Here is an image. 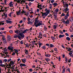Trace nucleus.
<instances>
[{
  "instance_id": "1",
  "label": "nucleus",
  "mask_w": 73,
  "mask_h": 73,
  "mask_svg": "<svg viewBox=\"0 0 73 73\" xmlns=\"http://www.w3.org/2000/svg\"><path fill=\"white\" fill-rule=\"evenodd\" d=\"M17 37L20 40L22 38H24L25 37V35L23 34V33L20 32L19 35L18 36L17 34H15L14 36V38H16Z\"/></svg>"
},
{
  "instance_id": "2",
  "label": "nucleus",
  "mask_w": 73,
  "mask_h": 73,
  "mask_svg": "<svg viewBox=\"0 0 73 73\" xmlns=\"http://www.w3.org/2000/svg\"><path fill=\"white\" fill-rule=\"evenodd\" d=\"M14 63L12 61V60H11L10 61V63L9 64V70L10 71V69H11V70H12V71H13V70L14 69V66H13Z\"/></svg>"
},
{
  "instance_id": "3",
  "label": "nucleus",
  "mask_w": 73,
  "mask_h": 73,
  "mask_svg": "<svg viewBox=\"0 0 73 73\" xmlns=\"http://www.w3.org/2000/svg\"><path fill=\"white\" fill-rule=\"evenodd\" d=\"M40 22H41V23H42V21H39V22L37 24H36L37 22H35L34 23L35 25V27H38V26H40L41 25H42V24L41 23H40Z\"/></svg>"
},
{
  "instance_id": "4",
  "label": "nucleus",
  "mask_w": 73,
  "mask_h": 73,
  "mask_svg": "<svg viewBox=\"0 0 73 73\" xmlns=\"http://www.w3.org/2000/svg\"><path fill=\"white\" fill-rule=\"evenodd\" d=\"M63 21H62V22H63V23L65 25H67L69 24V19H67L66 21L64 20H65V19H62Z\"/></svg>"
},
{
  "instance_id": "5",
  "label": "nucleus",
  "mask_w": 73,
  "mask_h": 73,
  "mask_svg": "<svg viewBox=\"0 0 73 73\" xmlns=\"http://www.w3.org/2000/svg\"><path fill=\"white\" fill-rule=\"evenodd\" d=\"M14 48L12 46H9V51L11 52H13V49Z\"/></svg>"
},
{
  "instance_id": "6",
  "label": "nucleus",
  "mask_w": 73,
  "mask_h": 73,
  "mask_svg": "<svg viewBox=\"0 0 73 73\" xmlns=\"http://www.w3.org/2000/svg\"><path fill=\"white\" fill-rule=\"evenodd\" d=\"M26 66V65H25V64H20V66L21 68H22V66Z\"/></svg>"
},
{
  "instance_id": "7",
  "label": "nucleus",
  "mask_w": 73,
  "mask_h": 73,
  "mask_svg": "<svg viewBox=\"0 0 73 73\" xmlns=\"http://www.w3.org/2000/svg\"><path fill=\"white\" fill-rule=\"evenodd\" d=\"M64 37V35H60L59 36V37L60 38H61L63 37Z\"/></svg>"
},
{
  "instance_id": "8",
  "label": "nucleus",
  "mask_w": 73,
  "mask_h": 73,
  "mask_svg": "<svg viewBox=\"0 0 73 73\" xmlns=\"http://www.w3.org/2000/svg\"><path fill=\"white\" fill-rule=\"evenodd\" d=\"M4 16H5V18H7V14H5V13H3V15H2V17H3Z\"/></svg>"
},
{
  "instance_id": "9",
  "label": "nucleus",
  "mask_w": 73,
  "mask_h": 73,
  "mask_svg": "<svg viewBox=\"0 0 73 73\" xmlns=\"http://www.w3.org/2000/svg\"><path fill=\"white\" fill-rule=\"evenodd\" d=\"M63 10H64L66 11H69V9L68 7H67V8H66L65 9H63Z\"/></svg>"
},
{
  "instance_id": "10",
  "label": "nucleus",
  "mask_w": 73,
  "mask_h": 73,
  "mask_svg": "<svg viewBox=\"0 0 73 73\" xmlns=\"http://www.w3.org/2000/svg\"><path fill=\"white\" fill-rule=\"evenodd\" d=\"M25 53L27 55H28V50H27L26 49H25Z\"/></svg>"
},
{
  "instance_id": "11",
  "label": "nucleus",
  "mask_w": 73,
  "mask_h": 73,
  "mask_svg": "<svg viewBox=\"0 0 73 73\" xmlns=\"http://www.w3.org/2000/svg\"><path fill=\"white\" fill-rule=\"evenodd\" d=\"M66 40L69 41L70 40V38L69 36H67L66 37Z\"/></svg>"
},
{
  "instance_id": "12",
  "label": "nucleus",
  "mask_w": 73,
  "mask_h": 73,
  "mask_svg": "<svg viewBox=\"0 0 73 73\" xmlns=\"http://www.w3.org/2000/svg\"><path fill=\"white\" fill-rule=\"evenodd\" d=\"M69 19L70 22H72L73 21V18L72 17H70Z\"/></svg>"
},
{
  "instance_id": "13",
  "label": "nucleus",
  "mask_w": 73,
  "mask_h": 73,
  "mask_svg": "<svg viewBox=\"0 0 73 73\" xmlns=\"http://www.w3.org/2000/svg\"><path fill=\"white\" fill-rule=\"evenodd\" d=\"M7 41L8 42H9V35H7Z\"/></svg>"
},
{
  "instance_id": "14",
  "label": "nucleus",
  "mask_w": 73,
  "mask_h": 73,
  "mask_svg": "<svg viewBox=\"0 0 73 73\" xmlns=\"http://www.w3.org/2000/svg\"><path fill=\"white\" fill-rule=\"evenodd\" d=\"M29 31L28 30V29H26L23 32V33H23V34H25V33H26V32H27V31Z\"/></svg>"
},
{
  "instance_id": "15",
  "label": "nucleus",
  "mask_w": 73,
  "mask_h": 73,
  "mask_svg": "<svg viewBox=\"0 0 73 73\" xmlns=\"http://www.w3.org/2000/svg\"><path fill=\"white\" fill-rule=\"evenodd\" d=\"M57 16L56 15H54V17L55 20H57Z\"/></svg>"
},
{
  "instance_id": "16",
  "label": "nucleus",
  "mask_w": 73,
  "mask_h": 73,
  "mask_svg": "<svg viewBox=\"0 0 73 73\" xmlns=\"http://www.w3.org/2000/svg\"><path fill=\"white\" fill-rule=\"evenodd\" d=\"M0 66L4 67V66H5V64H3L2 63H1L0 64Z\"/></svg>"
},
{
  "instance_id": "17",
  "label": "nucleus",
  "mask_w": 73,
  "mask_h": 73,
  "mask_svg": "<svg viewBox=\"0 0 73 73\" xmlns=\"http://www.w3.org/2000/svg\"><path fill=\"white\" fill-rule=\"evenodd\" d=\"M51 38L52 39V40H53L55 39L56 38L53 36H51Z\"/></svg>"
},
{
  "instance_id": "18",
  "label": "nucleus",
  "mask_w": 73,
  "mask_h": 73,
  "mask_svg": "<svg viewBox=\"0 0 73 73\" xmlns=\"http://www.w3.org/2000/svg\"><path fill=\"white\" fill-rule=\"evenodd\" d=\"M21 60L22 61V62H23L24 63H25V62L26 61V59H22Z\"/></svg>"
},
{
  "instance_id": "19",
  "label": "nucleus",
  "mask_w": 73,
  "mask_h": 73,
  "mask_svg": "<svg viewBox=\"0 0 73 73\" xmlns=\"http://www.w3.org/2000/svg\"><path fill=\"white\" fill-rule=\"evenodd\" d=\"M50 11L49 10H47L46 12V13L47 14V15H48V14L50 13Z\"/></svg>"
},
{
  "instance_id": "20",
  "label": "nucleus",
  "mask_w": 73,
  "mask_h": 73,
  "mask_svg": "<svg viewBox=\"0 0 73 73\" xmlns=\"http://www.w3.org/2000/svg\"><path fill=\"white\" fill-rule=\"evenodd\" d=\"M41 48L43 49H44V50H45V49L46 48V47L45 46H42L41 47Z\"/></svg>"
},
{
  "instance_id": "21",
  "label": "nucleus",
  "mask_w": 73,
  "mask_h": 73,
  "mask_svg": "<svg viewBox=\"0 0 73 73\" xmlns=\"http://www.w3.org/2000/svg\"><path fill=\"white\" fill-rule=\"evenodd\" d=\"M65 68H64L62 70V72L63 73H65Z\"/></svg>"
},
{
  "instance_id": "22",
  "label": "nucleus",
  "mask_w": 73,
  "mask_h": 73,
  "mask_svg": "<svg viewBox=\"0 0 73 73\" xmlns=\"http://www.w3.org/2000/svg\"><path fill=\"white\" fill-rule=\"evenodd\" d=\"M50 48L53 47L54 46L52 44H50Z\"/></svg>"
},
{
  "instance_id": "23",
  "label": "nucleus",
  "mask_w": 73,
  "mask_h": 73,
  "mask_svg": "<svg viewBox=\"0 0 73 73\" xmlns=\"http://www.w3.org/2000/svg\"><path fill=\"white\" fill-rule=\"evenodd\" d=\"M54 27L53 28L54 29H56V28H57V26L56 25H54Z\"/></svg>"
},
{
  "instance_id": "24",
  "label": "nucleus",
  "mask_w": 73,
  "mask_h": 73,
  "mask_svg": "<svg viewBox=\"0 0 73 73\" xmlns=\"http://www.w3.org/2000/svg\"><path fill=\"white\" fill-rule=\"evenodd\" d=\"M57 3H52L53 6H57Z\"/></svg>"
},
{
  "instance_id": "25",
  "label": "nucleus",
  "mask_w": 73,
  "mask_h": 73,
  "mask_svg": "<svg viewBox=\"0 0 73 73\" xmlns=\"http://www.w3.org/2000/svg\"><path fill=\"white\" fill-rule=\"evenodd\" d=\"M1 10L0 11V12H1L2 11L3 12H4V10L2 9H3V8H1Z\"/></svg>"
},
{
  "instance_id": "26",
  "label": "nucleus",
  "mask_w": 73,
  "mask_h": 73,
  "mask_svg": "<svg viewBox=\"0 0 73 73\" xmlns=\"http://www.w3.org/2000/svg\"><path fill=\"white\" fill-rule=\"evenodd\" d=\"M13 13H14L13 12H11V13H10V14H9V17H11V14H13Z\"/></svg>"
},
{
  "instance_id": "27",
  "label": "nucleus",
  "mask_w": 73,
  "mask_h": 73,
  "mask_svg": "<svg viewBox=\"0 0 73 73\" xmlns=\"http://www.w3.org/2000/svg\"><path fill=\"white\" fill-rule=\"evenodd\" d=\"M19 13H20V14H21V12H18V11H17V15H19Z\"/></svg>"
},
{
  "instance_id": "28",
  "label": "nucleus",
  "mask_w": 73,
  "mask_h": 73,
  "mask_svg": "<svg viewBox=\"0 0 73 73\" xmlns=\"http://www.w3.org/2000/svg\"><path fill=\"white\" fill-rule=\"evenodd\" d=\"M58 61H61V56H60L58 57Z\"/></svg>"
},
{
  "instance_id": "29",
  "label": "nucleus",
  "mask_w": 73,
  "mask_h": 73,
  "mask_svg": "<svg viewBox=\"0 0 73 73\" xmlns=\"http://www.w3.org/2000/svg\"><path fill=\"white\" fill-rule=\"evenodd\" d=\"M54 50L56 51V52H57L58 51V50L57 48H55L54 49Z\"/></svg>"
},
{
  "instance_id": "30",
  "label": "nucleus",
  "mask_w": 73,
  "mask_h": 73,
  "mask_svg": "<svg viewBox=\"0 0 73 73\" xmlns=\"http://www.w3.org/2000/svg\"><path fill=\"white\" fill-rule=\"evenodd\" d=\"M72 50V49L71 48H70V49H68V50H67V51H70V53L71 52V50Z\"/></svg>"
},
{
  "instance_id": "31",
  "label": "nucleus",
  "mask_w": 73,
  "mask_h": 73,
  "mask_svg": "<svg viewBox=\"0 0 73 73\" xmlns=\"http://www.w3.org/2000/svg\"><path fill=\"white\" fill-rule=\"evenodd\" d=\"M65 61H68V59H67V56L65 57Z\"/></svg>"
},
{
  "instance_id": "32",
  "label": "nucleus",
  "mask_w": 73,
  "mask_h": 73,
  "mask_svg": "<svg viewBox=\"0 0 73 73\" xmlns=\"http://www.w3.org/2000/svg\"><path fill=\"white\" fill-rule=\"evenodd\" d=\"M3 42L4 43H7V41L6 40V39L5 40H3Z\"/></svg>"
},
{
  "instance_id": "33",
  "label": "nucleus",
  "mask_w": 73,
  "mask_h": 73,
  "mask_svg": "<svg viewBox=\"0 0 73 73\" xmlns=\"http://www.w3.org/2000/svg\"><path fill=\"white\" fill-rule=\"evenodd\" d=\"M59 32L60 33V34H63V31H59Z\"/></svg>"
},
{
  "instance_id": "34",
  "label": "nucleus",
  "mask_w": 73,
  "mask_h": 73,
  "mask_svg": "<svg viewBox=\"0 0 73 73\" xmlns=\"http://www.w3.org/2000/svg\"><path fill=\"white\" fill-rule=\"evenodd\" d=\"M59 10L58 9H57L55 10V11L58 12V11Z\"/></svg>"
},
{
  "instance_id": "35",
  "label": "nucleus",
  "mask_w": 73,
  "mask_h": 73,
  "mask_svg": "<svg viewBox=\"0 0 73 73\" xmlns=\"http://www.w3.org/2000/svg\"><path fill=\"white\" fill-rule=\"evenodd\" d=\"M64 18L65 20H66L68 18V17H67L65 15L64 17Z\"/></svg>"
},
{
  "instance_id": "36",
  "label": "nucleus",
  "mask_w": 73,
  "mask_h": 73,
  "mask_svg": "<svg viewBox=\"0 0 73 73\" xmlns=\"http://www.w3.org/2000/svg\"><path fill=\"white\" fill-rule=\"evenodd\" d=\"M3 10L5 11H7V7H5V9H3Z\"/></svg>"
},
{
  "instance_id": "37",
  "label": "nucleus",
  "mask_w": 73,
  "mask_h": 73,
  "mask_svg": "<svg viewBox=\"0 0 73 73\" xmlns=\"http://www.w3.org/2000/svg\"><path fill=\"white\" fill-rule=\"evenodd\" d=\"M6 22L7 24H9V21L8 20H6Z\"/></svg>"
},
{
  "instance_id": "38",
  "label": "nucleus",
  "mask_w": 73,
  "mask_h": 73,
  "mask_svg": "<svg viewBox=\"0 0 73 73\" xmlns=\"http://www.w3.org/2000/svg\"><path fill=\"white\" fill-rule=\"evenodd\" d=\"M65 35L66 36H69V34L67 33H66Z\"/></svg>"
},
{
  "instance_id": "39",
  "label": "nucleus",
  "mask_w": 73,
  "mask_h": 73,
  "mask_svg": "<svg viewBox=\"0 0 73 73\" xmlns=\"http://www.w3.org/2000/svg\"><path fill=\"white\" fill-rule=\"evenodd\" d=\"M44 31H47V28L46 27H44Z\"/></svg>"
},
{
  "instance_id": "40",
  "label": "nucleus",
  "mask_w": 73,
  "mask_h": 73,
  "mask_svg": "<svg viewBox=\"0 0 73 73\" xmlns=\"http://www.w3.org/2000/svg\"><path fill=\"white\" fill-rule=\"evenodd\" d=\"M2 39L3 40H5V36H3L2 37Z\"/></svg>"
},
{
  "instance_id": "41",
  "label": "nucleus",
  "mask_w": 73,
  "mask_h": 73,
  "mask_svg": "<svg viewBox=\"0 0 73 73\" xmlns=\"http://www.w3.org/2000/svg\"><path fill=\"white\" fill-rule=\"evenodd\" d=\"M15 33H16L17 34H18L19 32H18V30H17V31H15Z\"/></svg>"
},
{
  "instance_id": "42",
  "label": "nucleus",
  "mask_w": 73,
  "mask_h": 73,
  "mask_svg": "<svg viewBox=\"0 0 73 73\" xmlns=\"http://www.w3.org/2000/svg\"><path fill=\"white\" fill-rule=\"evenodd\" d=\"M65 5H66V6L67 7H69V5H68V4L67 3H66Z\"/></svg>"
},
{
  "instance_id": "43",
  "label": "nucleus",
  "mask_w": 73,
  "mask_h": 73,
  "mask_svg": "<svg viewBox=\"0 0 73 73\" xmlns=\"http://www.w3.org/2000/svg\"><path fill=\"white\" fill-rule=\"evenodd\" d=\"M28 46H29V44L28 43H27L26 45V47H27Z\"/></svg>"
},
{
  "instance_id": "44",
  "label": "nucleus",
  "mask_w": 73,
  "mask_h": 73,
  "mask_svg": "<svg viewBox=\"0 0 73 73\" xmlns=\"http://www.w3.org/2000/svg\"><path fill=\"white\" fill-rule=\"evenodd\" d=\"M71 58H70L69 60H68V63H70L71 62Z\"/></svg>"
},
{
  "instance_id": "45",
  "label": "nucleus",
  "mask_w": 73,
  "mask_h": 73,
  "mask_svg": "<svg viewBox=\"0 0 73 73\" xmlns=\"http://www.w3.org/2000/svg\"><path fill=\"white\" fill-rule=\"evenodd\" d=\"M55 2L54 1V0H52V1H50L51 3H54Z\"/></svg>"
},
{
  "instance_id": "46",
  "label": "nucleus",
  "mask_w": 73,
  "mask_h": 73,
  "mask_svg": "<svg viewBox=\"0 0 73 73\" xmlns=\"http://www.w3.org/2000/svg\"><path fill=\"white\" fill-rule=\"evenodd\" d=\"M45 56L46 57H49L48 55V54H45Z\"/></svg>"
},
{
  "instance_id": "47",
  "label": "nucleus",
  "mask_w": 73,
  "mask_h": 73,
  "mask_svg": "<svg viewBox=\"0 0 73 73\" xmlns=\"http://www.w3.org/2000/svg\"><path fill=\"white\" fill-rule=\"evenodd\" d=\"M26 5V9H29V7H28V5Z\"/></svg>"
},
{
  "instance_id": "48",
  "label": "nucleus",
  "mask_w": 73,
  "mask_h": 73,
  "mask_svg": "<svg viewBox=\"0 0 73 73\" xmlns=\"http://www.w3.org/2000/svg\"><path fill=\"white\" fill-rule=\"evenodd\" d=\"M35 42H36V41H34V42H33V41H32L31 42L33 44H34V43H35Z\"/></svg>"
},
{
  "instance_id": "49",
  "label": "nucleus",
  "mask_w": 73,
  "mask_h": 73,
  "mask_svg": "<svg viewBox=\"0 0 73 73\" xmlns=\"http://www.w3.org/2000/svg\"><path fill=\"white\" fill-rule=\"evenodd\" d=\"M9 33H11V34H12V33H13V31H12L10 30V31H9Z\"/></svg>"
},
{
  "instance_id": "50",
  "label": "nucleus",
  "mask_w": 73,
  "mask_h": 73,
  "mask_svg": "<svg viewBox=\"0 0 73 73\" xmlns=\"http://www.w3.org/2000/svg\"><path fill=\"white\" fill-rule=\"evenodd\" d=\"M20 43L21 44H23V40H21V41Z\"/></svg>"
},
{
  "instance_id": "51",
  "label": "nucleus",
  "mask_w": 73,
  "mask_h": 73,
  "mask_svg": "<svg viewBox=\"0 0 73 73\" xmlns=\"http://www.w3.org/2000/svg\"><path fill=\"white\" fill-rule=\"evenodd\" d=\"M13 6V3H12L11 4H10V5H9L10 7H12Z\"/></svg>"
},
{
  "instance_id": "52",
  "label": "nucleus",
  "mask_w": 73,
  "mask_h": 73,
  "mask_svg": "<svg viewBox=\"0 0 73 73\" xmlns=\"http://www.w3.org/2000/svg\"><path fill=\"white\" fill-rule=\"evenodd\" d=\"M37 18H35V22H37Z\"/></svg>"
},
{
  "instance_id": "53",
  "label": "nucleus",
  "mask_w": 73,
  "mask_h": 73,
  "mask_svg": "<svg viewBox=\"0 0 73 73\" xmlns=\"http://www.w3.org/2000/svg\"><path fill=\"white\" fill-rule=\"evenodd\" d=\"M42 43H40L39 44V46H40L42 45Z\"/></svg>"
},
{
  "instance_id": "54",
  "label": "nucleus",
  "mask_w": 73,
  "mask_h": 73,
  "mask_svg": "<svg viewBox=\"0 0 73 73\" xmlns=\"http://www.w3.org/2000/svg\"><path fill=\"white\" fill-rule=\"evenodd\" d=\"M4 61H5V62H7V59H5L4 60Z\"/></svg>"
},
{
  "instance_id": "55",
  "label": "nucleus",
  "mask_w": 73,
  "mask_h": 73,
  "mask_svg": "<svg viewBox=\"0 0 73 73\" xmlns=\"http://www.w3.org/2000/svg\"><path fill=\"white\" fill-rule=\"evenodd\" d=\"M4 28H1V30H2V31H3V30H4Z\"/></svg>"
},
{
  "instance_id": "56",
  "label": "nucleus",
  "mask_w": 73,
  "mask_h": 73,
  "mask_svg": "<svg viewBox=\"0 0 73 73\" xmlns=\"http://www.w3.org/2000/svg\"><path fill=\"white\" fill-rule=\"evenodd\" d=\"M17 2H18L19 3H20V0L19 1H17Z\"/></svg>"
},
{
  "instance_id": "57",
  "label": "nucleus",
  "mask_w": 73,
  "mask_h": 73,
  "mask_svg": "<svg viewBox=\"0 0 73 73\" xmlns=\"http://www.w3.org/2000/svg\"><path fill=\"white\" fill-rule=\"evenodd\" d=\"M54 14H56V15H57V12H56V11H54Z\"/></svg>"
},
{
  "instance_id": "58",
  "label": "nucleus",
  "mask_w": 73,
  "mask_h": 73,
  "mask_svg": "<svg viewBox=\"0 0 73 73\" xmlns=\"http://www.w3.org/2000/svg\"><path fill=\"white\" fill-rule=\"evenodd\" d=\"M28 21H29L31 20V19L29 17H28Z\"/></svg>"
},
{
  "instance_id": "59",
  "label": "nucleus",
  "mask_w": 73,
  "mask_h": 73,
  "mask_svg": "<svg viewBox=\"0 0 73 73\" xmlns=\"http://www.w3.org/2000/svg\"><path fill=\"white\" fill-rule=\"evenodd\" d=\"M31 5V2H30L29 3V6H30Z\"/></svg>"
},
{
  "instance_id": "60",
  "label": "nucleus",
  "mask_w": 73,
  "mask_h": 73,
  "mask_svg": "<svg viewBox=\"0 0 73 73\" xmlns=\"http://www.w3.org/2000/svg\"><path fill=\"white\" fill-rule=\"evenodd\" d=\"M70 38H73V35H71L70 36Z\"/></svg>"
},
{
  "instance_id": "61",
  "label": "nucleus",
  "mask_w": 73,
  "mask_h": 73,
  "mask_svg": "<svg viewBox=\"0 0 73 73\" xmlns=\"http://www.w3.org/2000/svg\"><path fill=\"white\" fill-rule=\"evenodd\" d=\"M62 15V16H65V14H64V13H63Z\"/></svg>"
},
{
  "instance_id": "62",
  "label": "nucleus",
  "mask_w": 73,
  "mask_h": 73,
  "mask_svg": "<svg viewBox=\"0 0 73 73\" xmlns=\"http://www.w3.org/2000/svg\"><path fill=\"white\" fill-rule=\"evenodd\" d=\"M69 72H70V69L69 68H68V69L67 70Z\"/></svg>"
},
{
  "instance_id": "63",
  "label": "nucleus",
  "mask_w": 73,
  "mask_h": 73,
  "mask_svg": "<svg viewBox=\"0 0 73 73\" xmlns=\"http://www.w3.org/2000/svg\"><path fill=\"white\" fill-rule=\"evenodd\" d=\"M34 21H33V22H30V24L31 25H32L33 24V23L34 22Z\"/></svg>"
},
{
  "instance_id": "64",
  "label": "nucleus",
  "mask_w": 73,
  "mask_h": 73,
  "mask_svg": "<svg viewBox=\"0 0 73 73\" xmlns=\"http://www.w3.org/2000/svg\"><path fill=\"white\" fill-rule=\"evenodd\" d=\"M9 23H10V24L12 23V21H9Z\"/></svg>"
}]
</instances>
